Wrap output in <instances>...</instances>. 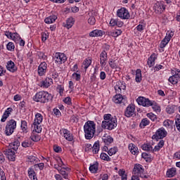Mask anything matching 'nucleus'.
I'll return each instance as SVG.
<instances>
[{"label": "nucleus", "instance_id": "f257e3e1", "mask_svg": "<svg viewBox=\"0 0 180 180\" xmlns=\"http://www.w3.org/2000/svg\"><path fill=\"white\" fill-rule=\"evenodd\" d=\"M103 121L101 124L102 129L105 130H113L117 127V118L112 116L110 114H105L103 115Z\"/></svg>", "mask_w": 180, "mask_h": 180}, {"label": "nucleus", "instance_id": "f03ea898", "mask_svg": "<svg viewBox=\"0 0 180 180\" xmlns=\"http://www.w3.org/2000/svg\"><path fill=\"white\" fill-rule=\"evenodd\" d=\"M84 137L86 140H91L96 133V124L94 121L89 120L84 125Z\"/></svg>", "mask_w": 180, "mask_h": 180}, {"label": "nucleus", "instance_id": "7ed1b4c3", "mask_svg": "<svg viewBox=\"0 0 180 180\" xmlns=\"http://www.w3.org/2000/svg\"><path fill=\"white\" fill-rule=\"evenodd\" d=\"M51 99H53V96L45 91H39L33 96V101L40 103H47Z\"/></svg>", "mask_w": 180, "mask_h": 180}, {"label": "nucleus", "instance_id": "20e7f679", "mask_svg": "<svg viewBox=\"0 0 180 180\" xmlns=\"http://www.w3.org/2000/svg\"><path fill=\"white\" fill-rule=\"evenodd\" d=\"M132 174L133 175L139 176L140 178H145V179L148 178V176L146 174L144 166L139 163L134 165Z\"/></svg>", "mask_w": 180, "mask_h": 180}, {"label": "nucleus", "instance_id": "39448f33", "mask_svg": "<svg viewBox=\"0 0 180 180\" xmlns=\"http://www.w3.org/2000/svg\"><path fill=\"white\" fill-rule=\"evenodd\" d=\"M15 129H16V122L15 120H10L8 122H7L5 129V134L7 136H11L15 131Z\"/></svg>", "mask_w": 180, "mask_h": 180}, {"label": "nucleus", "instance_id": "423d86ee", "mask_svg": "<svg viewBox=\"0 0 180 180\" xmlns=\"http://www.w3.org/2000/svg\"><path fill=\"white\" fill-rule=\"evenodd\" d=\"M167 134H168V132H167V130L164 129V127L159 128L155 134L152 136L153 140H161L165 137H167Z\"/></svg>", "mask_w": 180, "mask_h": 180}, {"label": "nucleus", "instance_id": "0eeeda50", "mask_svg": "<svg viewBox=\"0 0 180 180\" xmlns=\"http://www.w3.org/2000/svg\"><path fill=\"white\" fill-rule=\"evenodd\" d=\"M117 16L123 20H126L130 19V13H129L127 8L122 7L117 11Z\"/></svg>", "mask_w": 180, "mask_h": 180}, {"label": "nucleus", "instance_id": "6e6552de", "mask_svg": "<svg viewBox=\"0 0 180 180\" xmlns=\"http://www.w3.org/2000/svg\"><path fill=\"white\" fill-rule=\"evenodd\" d=\"M53 60H55L56 64H64L67 61V56L63 53L56 52L54 55Z\"/></svg>", "mask_w": 180, "mask_h": 180}, {"label": "nucleus", "instance_id": "1a4fd4ad", "mask_svg": "<svg viewBox=\"0 0 180 180\" xmlns=\"http://www.w3.org/2000/svg\"><path fill=\"white\" fill-rule=\"evenodd\" d=\"M136 115V106L133 104H129L124 110V116L126 117H131Z\"/></svg>", "mask_w": 180, "mask_h": 180}, {"label": "nucleus", "instance_id": "9d476101", "mask_svg": "<svg viewBox=\"0 0 180 180\" xmlns=\"http://www.w3.org/2000/svg\"><path fill=\"white\" fill-rule=\"evenodd\" d=\"M166 8H167V6L160 1L156 2L153 6V9L155 13H158V15H161V13H162L164 11H165Z\"/></svg>", "mask_w": 180, "mask_h": 180}, {"label": "nucleus", "instance_id": "9b49d317", "mask_svg": "<svg viewBox=\"0 0 180 180\" xmlns=\"http://www.w3.org/2000/svg\"><path fill=\"white\" fill-rule=\"evenodd\" d=\"M47 67H48V65H47V63L46 62H41L39 64L37 68V72L39 77H43L46 75V73L47 72Z\"/></svg>", "mask_w": 180, "mask_h": 180}, {"label": "nucleus", "instance_id": "f8f14e48", "mask_svg": "<svg viewBox=\"0 0 180 180\" xmlns=\"http://www.w3.org/2000/svg\"><path fill=\"white\" fill-rule=\"evenodd\" d=\"M136 102L139 105H141L144 108H150V106H151V101L145 97H139L136 99Z\"/></svg>", "mask_w": 180, "mask_h": 180}, {"label": "nucleus", "instance_id": "ddd939ff", "mask_svg": "<svg viewBox=\"0 0 180 180\" xmlns=\"http://www.w3.org/2000/svg\"><path fill=\"white\" fill-rule=\"evenodd\" d=\"M4 153L5 154V155H6L9 161H15V160H16L15 150L7 148L4 151Z\"/></svg>", "mask_w": 180, "mask_h": 180}, {"label": "nucleus", "instance_id": "4468645a", "mask_svg": "<svg viewBox=\"0 0 180 180\" xmlns=\"http://www.w3.org/2000/svg\"><path fill=\"white\" fill-rule=\"evenodd\" d=\"M126 89V83L123 81H118L116 82V85L115 86V90L116 94H122V91H124Z\"/></svg>", "mask_w": 180, "mask_h": 180}, {"label": "nucleus", "instance_id": "2eb2a0df", "mask_svg": "<svg viewBox=\"0 0 180 180\" xmlns=\"http://www.w3.org/2000/svg\"><path fill=\"white\" fill-rule=\"evenodd\" d=\"M103 151L108 153V155L112 157V155H115V154L119 151V148H117V146H114L112 148H109V146H103Z\"/></svg>", "mask_w": 180, "mask_h": 180}, {"label": "nucleus", "instance_id": "dca6fc26", "mask_svg": "<svg viewBox=\"0 0 180 180\" xmlns=\"http://www.w3.org/2000/svg\"><path fill=\"white\" fill-rule=\"evenodd\" d=\"M61 134H63V137L65 139V140H68V141H72L74 140V136H72V134H71V131H70L67 129H62L60 130Z\"/></svg>", "mask_w": 180, "mask_h": 180}, {"label": "nucleus", "instance_id": "f3484780", "mask_svg": "<svg viewBox=\"0 0 180 180\" xmlns=\"http://www.w3.org/2000/svg\"><path fill=\"white\" fill-rule=\"evenodd\" d=\"M108 61V52L103 51L100 54V64L101 67H105Z\"/></svg>", "mask_w": 180, "mask_h": 180}, {"label": "nucleus", "instance_id": "a211bd4d", "mask_svg": "<svg viewBox=\"0 0 180 180\" xmlns=\"http://www.w3.org/2000/svg\"><path fill=\"white\" fill-rule=\"evenodd\" d=\"M102 141L105 144L104 146L109 147L110 144H113V137L110 135L105 134L102 137Z\"/></svg>", "mask_w": 180, "mask_h": 180}, {"label": "nucleus", "instance_id": "6ab92c4d", "mask_svg": "<svg viewBox=\"0 0 180 180\" xmlns=\"http://www.w3.org/2000/svg\"><path fill=\"white\" fill-rule=\"evenodd\" d=\"M4 34L6 37H7V39H11L14 41H16V40H18V39H20L19 34H18L17 32L12 33L9 31H6Z\"/></svg>", "mask_w": 180, "mask_h": 180}, {"label": "nucleus", "instance_id": "aec40b11", "mask_svg": "<svg viewBox=\"0 0 180 180\" xmlns=\"http://www.w3.org/2000/svg\"><path fill=\"white\" fill-rule=\"evenodd\" d=\"M6 69L8 70V71H10V72H16V71H18V67L12 60H9L7 62Z\"/></svg>", "mask_w": 180, "mask_h": 180}, {"label": "nucleus", "instance_id": "412c9836", "mask_svg": "<svg viewBox=\"0 0 180 180\" xmlns=\"http://www.w3.org/2000/svg\"><path fill=\"white\" fill-rule=\"evenodd\" d=\"M105 34V32L101 30H94L89 33L90 37H102Z\"/></svg>", "mask_w": 180, "mask_h": 180}, {"label": "nucleus", "instance_id": "4be33fe9", "mask_svg": "<svg viewBox=\"0 0 180 180\" xmlns=\"http://www.w3.org/2000/svg\"><path fill=\"white\" fill-rule=\"evenodd\" d=\"M156 58L157 54H155V53H152L150 56L148 58L147 64L148 67H150V68H151V67H154V65H155Z\"/></svg>", "mask_w": 180, "mask_h": 180}, {"label": "nucleus", "instance_id": "5701e85b", "mask_svg": "<svg viewBox=\"0 0 180 180\" xmlns=\"http://www.w3.org/2000/svg\"><path fill=\"white\" fill-rule=\"evenodd\" d=\"M13 112V109L12 108H8L5 112H4L2 117L1 119V122H6L8 117H9L10 115Z\"/></svg>", "mask_w": 180, "mask_h": 180}, {"label": "nucleus", "instance_id": "b1692460", "mask_svg": "<svg viewBox=\"0 0 180 180\" xmlns=\"http://www.w3.org/2000/svg\"><path fill=\"white\" fill-rule=\"evenodd\" d=\"M51 85H53V79L51 77H46L41 82L42 88H49Z\"/></svg>", "mask_w": 180, "mask_h": 180}, {"label": "nucleus", "instance_id": "393cba45", "mask_svg": "<svg viewBox=\"0 0 180 180\" xmlns=\"http://www.w3.org/2000/svg\"><path fill=\"white\" fill-rule=\"evenodd\" d=\"M123 32L122 30H112L106 32L108 36H111L112 37H119Z\"/></svg>", "mask_w": 180, "mask_h": 180}, {"label": "nucleus", "instance_id": "a878e982", "mask_svg": "<svg viewBox=\"0 0 180 180\" xmlns=\"http://www.w3.org/2000/svg\"><path fill=\"white\" fill-rule=\"evenodd\" d=\"M59 174H60V175H62L63 178H64V179H68L69 178V175L68 174H70V168L68 167H62L60 169V170H59Z\"/></svg>", "mask_w": 180, "mask_h": 180}, {"label": "nucleus", "instance_id": "bb28decb", "mask_svg": "<svg viewBox=\"0 0 180 180\" xmlns=\"http://www.w3.org/2000/svg\"><path fill=\"white\" fill-rule=\"evenodd\" d=\"M74 23H75V20L74 18L70 17L66 20V23H63V26L66 29H71L72 26H74Z\"/></svg>", "mask_w": 180, "mask_h": 180}, {"label": "nucleus", "instance_id": "cd10ccee", "mask_svg": "<svg viewBox=\"0 0 180 180\" xmlns=\"http://www.w3.org/2000/svg\"><path fill=\"white\" fill-rule=\"evenodd\" d=\"M129 150L133 155H139V148H137L134 143L129 144Z\"/></svg>", "mask_w": 180, "mask_h": 180}, {"label": "nucleus", "instance_id": "c85d7f7f", "mask_svg": "<svg viewBox=\"0 0 180 180\" xmlns=\"http://www.w3.org/2000/svg\"><path fill=\"white\" fill-rule=\"evenodd\" d=\"M176 175V168L172 167L170 169H168L166 172V176L167 178H174Z\"/></svg>", "mask_w": 180, "mask_h": 180}, {"label": "nucleus", "instance_id": "c756f323", "mask_svg": "<svg viewBox=\"0 0 180 180\" xmlns=\"http://www.w3.org/2000/svg\"><path fill=\"white\" fill-rule=\"evenodd\" d=\"M100 148L101 145L99 143V141H97L94 143V146L91 148H90V150L92 151L93 154H98V153H99Z\"/></svg>", "mask_w": 180, "mask_h": 180}, {"label": "nucleus", "instance_id": "7c9ffc66", "mask_svg": "<svg viewBox=\"0 0 180 180\" xmlns=\"http://www.w3.org/2000/svg\"><path fill=\"white\" fill-rule=\"evenodd\" d=\"M27 172L30 179L37 180V174H36V172H34V169L30 168L28 169Z\"/></svg>", "mask_w": 180, "mask_h": 180}, {"label": "nucleus", "instance_id": "2f4dec72", "mask_svg": "<svg viewBox=\"0 0 180 180\" xmlns=\"http://www.w3.org/2000/svg\"><path fill=\"white\" fill-rule=\"evenodd\" d=\"M57 20V15H50L47 18H45L44 22L47 25H50L51 23H54Z\"/></svg>", "mask_w": 180, "mask_h": 180}, {"label": "nucleus", "instance_id": "473e14b6", "mask_svg": "<svg viewBox=\"0 0 180 180\" xmlns=\"http://www.w3.org/2000/svg\"><path fill=\"white\" fill-rule=\"evenodd\" d=\"M112 101L115 103H122L123 101V96L120 93H117V94L112 98Z\"/></svg>", "mask_w": 180, "mask_h": 180}, {"label": "nucleus", "instance_id": "72a5a7b5", "mask_svg": "<svg viewBox=\"0 0 180 180\" xmlns=\"http://www.w3.org/2000/svg\"><path fill=\"white\" fill-rule=\"evenodd\" d=\"M108 64L112 70H116L119 68V65L117 64V61L116 60H113L112 58L109 59Z\"/></svg>", "mask_w": 180, "mask_h": 180}, {"label": "nucleus", "instance_id": "f704fd0d", "mask_svg": "<svg viewBox=\"0 0 180 180\" xmlns=\"http://www.w3.org/2000/svg\"><path fill=\"white\" fill-rule=\"evenodd\" d=\"M43 122V115L40 113H37L35 115V119L34 120V124H41Z\"/></svg>", "mask_w": 180, "mask_h": 180}, {"label": "nucleus", "instance_id": "c9c22d12", "mask_svg": "<svg viewBox=\"0 0 180 180\" xmlns=\"http://www.w3.org/2000/svg\"><path fill=\"white\" fill-rule=\"evenodd\" d=\"M150 124V121L147 118H143L139 124L140 129H145L146 126Z\"/></svg>", "mask_w": 180, "mask_h": 180}, {"label": "nucleus", "instance_id": "e433bc0d", "mask_svg": "<svg viewBox=\"0 0 180 180\" xmlns=\"http://www.w3.org/2000/svg\"><path fill=\"white\" fill-rule=\"evenodd\" d=\"M27 161L29 162H31V164H37V162H40V160L37 158H36V156H33V155H30L27 157Z\"/></svg>", "mask_w": 180, "mask_h": 180}, {"label": "nucleus", "instance_id": "4c0bfd02", "mask_svg": "<svg viewBox=\"0 0 180 180\" xmlns=\"http://www.w3.org/2000/svg\"><path fill=\"white\" fill-rule=\"evenodd\" d=\"M143 77L141 75V70L137 69L136 71L135 81L136 82H141Z\"/></svg>", "mask_w": 180, "mask_h": 180}, {"label": "nucleus", "instance_id": "58836bf2", "mask_svg": "<svg viewBox=\"0 0 180 180\" xmlns=\"http://www.w3.org/2000/svg\"><path fill=\"white\" fill-rule=\"evenodd\" d=\"M170 40L165 37L160 44V47L162 49V51H164V49L167 46V44L169 43Z\"/></svg>", "mask_w": 180, "mask_h": 180}, {"label": "nucleus", "instance_id": "ea45409f", "mask_svg": "<svg viewBox=\"0 0 180 180\" xmlns=\"http://www.w3.org/2000/svg\"><path fill=\"white\" fill-rule=\"evenodd\" d=\"M92 64V59L91 58H87L83 61V65L85 71L88 70V68Z\"/></svg>", "mask_w": 180, "mask_h": 180}, {"label": "nucleus", "instance_id": "a19ab883", "mask_svg": "<svg viewBox=\"0 0 180 180\" xmlns=\"http://www.w3.org/2000/svg\"><path fill=\"white\" fill-rule=\"evenodd\" d=\"M168 81L172 85H176L178 84V77L175 75H172L169 77Z\"/></svg>", "mask_w": 180, "mask_h": 180}, {"label": "nucleus", "instance_id": "79ce46f5", "mask_svg": "<svg viewBox=\"0 0 180 180\" xmlns=\"http://www.w3.org/2000/svg\"><path fill=\"white\" fill-rule=\"evenodd\" d=\"M100 158L101 160H103V161H107L108 162L112 161V158H110V157H109V155L105 153H101Z\"/></svg>", "mask_w": 180, "mask_h": 180}, {"label": "nucleus", "instance_id": "37998d69", "mask_svg": "<svg viewBox=\"0 0 180 180\" xmlns=\"http://www.w3.org/2000/svg\"><path fill=\"white\" fill-rule=\"evenodd\" d=\"M30 139L32 141L37 143V141H40V140L41 139V137L39 136L38 134L32 133L30 136Z\"/></svg>", "mask_w": 180, "mask_h": 180}, {"label": "nucleus", "instance_id": "c03bdc74", "mask_svg": "<svg viewBox=\"0 0 180 180\" xmlns=\"http://www.w3.org/2000/svg\"><path fill=\"white\" fill-rule=\"evenodd\" d=\"M89 171L92 174H96V172H98V163L91 165L89 167Z\"/></svg>", "mask_w": 180, "mask_h": 180}, {"label": "nucleus", "instance_id": "a18cd8bd", "mask_svg": "<svg viewBox=\"0 0 180 180\" xmlns=\"http://www.w3.org/2000/svg\"><path fill=\"white\" fill-rule=\"evenodd\" d=\"M21 146L24 148H27V147H30L32 146V141L30 139H26L22 142Z\"/></svg>", "mask_w": 180, "mask_h": 180}, {"label": "nucleus", "instance_id": "49530a36", "mask_svg": "<svg viewBox=\"0 0 180 180\" xmlns=\"http://www.w3.org/2000/svg\"><path fill=\"white\" fill-rule=\"evenodd\" d=\"M21 129L23 133H27V122L21 120Z\"/></svg>", "mask_w": 180, "mask_h": 180}, {"label": "nucleus", "instance_id": "de8ad7c7", "mask_svg": "<svg viewBox=\"0 0 180 180\" xmlns=\"http://www.w3.org/2000/svg\"><path fill=\"white\" fill-rule=\"evenodd\" d=\"M120 176H121L122 180H127V174H126V171L123 169H120L118 171Z\"/></svg>", "mask_w": 180, "mask_h": 180}, {"label": "nucleus", "instance_id": "09e8293b", "mask_svg": "<svg viewBox=\"0 0 180 180\" xmlns=\"http://www.w3.org/2000/svg\"><path fill=\"white\" fill-rule=\"evenodd\" d=\"M150 106H152V108L155 110V112H160V110H161L158 104H157V103L155 101H150Z\"/></svg>", "mask_w": 180, "mask_h": 180}, {"label": "nucleus", "instance_id": "8fccbe9b", "mask_svg": "<svg viewBox=\"0 0 180 180\" xmlns=\"http://www.w3.org/2000/svg\"><path fill=\"white\" fill-rule=\"evenodd\" d=\"M34 168L36 171H37V169H40V171L44 169V163H37V164H34Z\"/></svg>", "mask_w": 180, "mask_h": 180}, {"label": "nucleus", "instance_id": "3c124183", "mask_svg": "<svg viewBox=\"0 0 180 180\" xmlns=\"http://www.w3.org/2000/svg\"><path fill=\"white\" fill-rule=\"evenodd\" d=\"M50 75L51 78H53V79H57L58 78V73L55 69L51 70Z\"/></svg>", "mask_w": 180, "mask_h": 180}, {"label": "nucleus", "instance_id": "603ef678", "mask_svg": "<svg viewBox=\"0 0 180 180\" xmlns=\"http://www.w3.org/2000/svg\"><path fill=\"white\" fill-rule=\"evenodd\" d=\"M142 149L145 151H150V153H153V146L150 144H143L142 146Z\"/></svg>", "mask_w": 180, "mask_h": 180}, {"label": "nucleus", "instance_id": "864d4df0", "mask_svg": "<svg viewBox=\"0 0 180 180\" xmlns=\"http://www.w3.org/2000/svg\"><path fill=\"white\" fill-rule=\"evenodd\" d=\"M171 74L172 75H176L178 78H180V69H178V68L171 69Z\"/></svg>", "mask_w": 180, "mask_h": 180}, {"label": "nucleus", "instance_id": "5fc2aeb1", "mask_svg": "<svg viewBox=\"0 0 180 180\" xmlns=\"http://www.w3.org/2000/svg\"><path fill=\"white\" fill-rule=\"evenodd\" d=\"M33 127H34V129L36 133H41L42 128H41V125H40V124L33 123Z\"/></svg>", "mask_w": 180, "mask_h": 180}, {"label": "nucleus", "instance_id": "6e6d98bb", "mask_svg": "<svg viewBox=\"0 0 180 180\" xmlns=\"http://www.w3.org/2000/svg\"><path fill=\"white\" fill-rule=\"evenodd\" d=\"M56 90L60 96H63V94H64V86L63 84H58L56 87Z\"/></svg>", "mask_w": 180, "mask_h": 180}, {"label": "nucleus", "instance_id": "4d7b16f0", "mask_svg": "<svg viewBox=\"0 0 180 180\" xmlns=\"http://www.w3.org/2000/svg\"><path fill=\"white\" fill-rule=\"evenodd\" d=\"M174 124V121L169 120H166L163 122V126L165 127H171Z\"/></svg>", "mask_w": 180, "mask_h": 180}, {"label": "nucleus", "instance_id": "13d9d810", "mask_svg": "<svg viewBox=\"0 0 180 180\" xmlns=\"http://www.w3.org/2000/svg\"><path fill=\"white\" fill-rule=\"evenodd\" d=\"M175 124L178 131H180V115H176L175 119Z\"/></svg>", "mask_w": 180, "mask_h": 180}, {"label": "nucleus", "instance_id": "bf43d9fd", "mask_svg": "<svg viewBox=\"0 0 180 180\" xmlns=\"http://www.w3.org/2000/svg\"><path fill=\"white\" fill-rule=\"evenodd\" d=\"M6 49L8 51H13V50H15V44L13 42H8L6 45Z\"/></svg>", "mask_w": 180, "mask_h": 180}, {"label": "nucleus", "instance_id": "052dcab7", "mask_svg": "<svg viewBox=\"0 0 180 180\" xmlns=\"http://www.w3.org/2000/svg\"><path fill=\"white\" fill-rule=\"evenodd\" d=\"M141 157H142V158L146 160V161H147V162H148V161H150L151 160V155H150L147 153H143L141 155Z\"/></svg>", "mask_w": 180, "mask_h": 180}, {"label": "nucleus", "instance_id": "680f3d73", "mask_svg": "<svg viewBox=\"0 0 180 180\" xmlns=\"http://www.w3.org/2000/svg\"><path fill=\"white\" fill-rule=\"evenodd\" d=\"M147 117H148L150 120H152V122H155V120H157V115H155L154 113L153 112H150L148 113L146 115Z\"/></svg>", "mask_w": 180, "mask_h": 180}, {"label": "nucleus", "instance_id": "e2e57ef3", "mask_svg": "<svg viewBox=\"0 0 180 180\" xmlns=\"http://www.w3.org/2000/svg\"><path fill=\"white\" fill-rule=\"evenodd\" d=\"M72 78H73V79H75V81H81V74L74 72L72 75Z\"/></svg>", "mask_w": 180, "mask_h": 180}, {"label": "nucleus", "instance_id": "0e129e2a", "mask_svg": "<svg viewBox=\"0 0 180 180\" xmlns=\"http://www.w3.org/2000/svg\"><path fill=\"white\" fill-rule=\"evenodd\" d=\"M96 22V20L95 19V17L94 15L90 16L88 19V23L89 25H91L92 26L95 25Z\"/></svg>", "mask_w": 180, "mask_h": 180}, {"label": "nucleus", "instance_id": "69168bd1", "mask_svg": "<svg viewBox=\"0 0 180 180\" xmlns=\"http://www.w3.org/2000/svg\"><path fill=\"white\" fill-rule=\"evenodd\" d=\"M166 112L167 113H169V115H172V113H174V112H175V110H174V106L168 105L166 108Z\"/></svg>", "mask_w": 180, "mask_h": 180}, {"label": "nucleus", "instance_id": "338daca9", "mask_svg": "<svg viewBox=\"0 0 180 180\" xmlns=\"http://www.w3.org/2000/svg\"><path fill=\"white\" fill-rule=\"evenodd\" d=\"M37 56L39 58H41L42 60H47V56H46V54L43 52H38Z\"/></svg>", "mask_w": 180, "mask_h": 180}, {"label": "nucleus", "instance_id": "774afa93", "mask_svg": "<svg viewBox=\"0 0 180 180\" xmlns=\"http://www.w3.org/2000/svg\"><path fill=\"white\" fill-rule=\"evenodd\" d=\"M165 37L167 38V39L171 41V39H172V37H174V32L167 31L166 36Z\"/></svg>", "mask_w": 180, "mask_h": 180}]
</instances>
